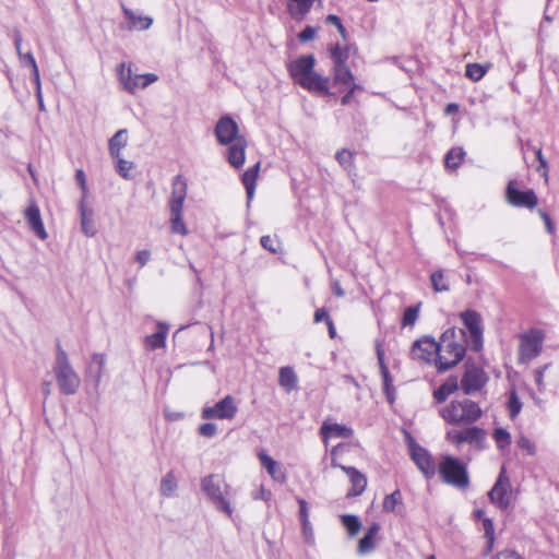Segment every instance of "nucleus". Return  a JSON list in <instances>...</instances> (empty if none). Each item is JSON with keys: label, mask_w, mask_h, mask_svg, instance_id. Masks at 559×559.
<instances>
[{"label": "nucleus", "mask_w": 559, "mask_h": 559, "mask_svg": "<svg viewBox=\"0 0 559 559\" xmlns=\"http://www.w3.org/2000/svg\"><path fill=\"white\" fill-rule=\"evenodd\" d=\"M439 474L445 484L457 489H465L469 485L466 465L456 457L444 456L439 464Z\"/></svg>", "instance_id": "obj_5"}, {"label": "nucleus", "mask_w": 559, "mask_h": 559, "mask_svg": "<svg viewBox=\"0 0 559 559\" xmlns=\"http://www.w3.org/2000/svg\"><path fill=\"white\" fill-rule=\"evenodd\" d=\"M181 185L180 192L177 194V234L187 235L188 229L181 218V211L183 207V201L187 194V183L181 180L180 176H177V185Z\"/></svg>", "instance_id": "obj_31"}, {"label": "nucleus", "mask_w": 559, "mask_h": 559, "mask_svg": "<svg viewBox=\"0 0 559 559\" xmlns=\"http://www.w3.org/2000/svg\"><path fill=\"white\" fill-rule=\"evenodd\" d=\"M492 437L499 449H504L511 443V435L504 428H496Z\"/></svg>", "instance_id": "obj_45"}, {"label": "nucleus", "mask_w": 559, "mask_h": 559, "mask_svg": "<svg viewBox=\"0 0 559 559\" xmlns=\"http://www.w3.org/2000/svg\"><path fill=\"white\" fill-rule=\"evenodd\" d=\"M217 427L213 423H204L199 427V433L206 438H212L216 435Z\"/></svg>", "instance_id": "obj_57"}, {"label": "nucleus", "mask_w": 559, "mask_h": 559, "mask_svg": "<svg viewBox=\"0 0 559 559\" xmlns=\"http://www.w3.org/2000/svg\"><path fill=\"white\" fill-rule=\"evenodd\" d=\"M320 433L323 442L326 444L329 438L348 439L353 437L354 430L346 425L323 423L320 428Z\"/></svg>", "instance_id": "obj_23"}, {"label": "nucleus", "mask_w": 559, "mask_h": 559, "mask_svg": "<svg viewBox=\"0 0 559 559\" xmlns=\"http://www.w3.org/2000/svg\"><path fill=\"white\" fill-rule=\"evenodd\" d=\"M411 455L417 467L426 478H432L436 474V462L429 452L418 444L411 448Z\"/></svg>", "instance_id": "obj_16"}, {"label": "nucleus", "mask_w": 559, "mask_h": 559, "mask_svg": "<svg viewBox=\"0 0 559 559\" xmlns=\"http://www.w3.org/2000/svg\"><path fill=\"white\" fill-rule=\"evenodd\" d=\"M118 76L123 88L132 94L139 88L147 87L158 79L154 73L133 74L131 67H126V63L119 64Z\"/></svg>", "instance_id": "obj_7"}, {"label": "nucleus", "mask_w": 559, "mask_h": 559, "mask_svg": "<svg viewBox=\"0 0 559 559\" xmlns=\"http://www.w3.org/2000/svg\"><path fill=\"white\" fill-rule=\"evenodd\" d=\"M329 78L322 76L321 74L312 71V73L305 78L300 82V86L309 92L321 93L323 95H330Z\"/></svg>", "instance_id": "obj_22"}, {"label": "nucleus", "mask_w": 559, "mask_h": 559, "mask_svg": "<svg viewBox=\"0 0 559 559\" xmlns=\"http://www.w3.org/2000/svg\"><path fill=\"white\" fill-rule=\"evenodd\" d=\"M411 353L415 359L425 362H436V358L438 357L437 341L432 336H423L413 343Z\"/></svg>", "instance_id": "obj_13"}, {"label": "nucleus", "mask_w": 559, "mask_h": 559, "mask_svg": "<svg viewBox=\"0 0 559 559\" xmlns=\"http://www.w3.org/2000/svg\"><path fill=\"white\" fill-rule=\"evenodd\" d=\"M116 159V171L124 179L130 178V169L133 167V163L122 158L120 155Z\"/></svg>", "instance_id": "obj_47"}, {"label": "nucleus", "mask_w": 559, "mask_h": 559, "mask_svg": "<svg viewBox=\"0 0 559 559\" xmlns=\"http://www.w3.org/2000/svg\"><path fill=\"white\" fill-rule=\"evenodd\" d=\"M288 12L294 19H302L311 9L314 0H290Z\"/></svg>", "instance_id": "obj_36"}, {"label": "nucleus", "mask_w": 559, "mask_h": 559, "mask_svg": "<svg viewBox=\"0 0 559 559\" xmlns=\"http://www.w3.org/2000/svg\"><path fill=\"white\" fill-rule=\"evenodd\" d=\"M297 374L292 367H282L278 372V383L287 392H290L297 388Z\"/></svg>", "instance_id": "obj_33"}, {"label": "nucleus", "mask_w": 559, "mask_h": 559, "mask_svg": "<svg viewBox=\"0 0 559 559\" xmlns=\"http://www.w3.org/2000/svg\"><path fill=\"white\" fill-rule=\"evenodd\" d=\"M237 406L233 396L227 395L214 406L204 407L201 416L203 419H233L237 414Z\"/></svg>", "instance_id": "obj_12"}, {"label": "nucleus", "mask_w": 559, "mask_h": 559, "mask_svg": "<svg viewBox=\"0 0 559 559\" xmlns=\"http://www.w3.org/2000/svg\"><path fill=\"white\" fill-rule=\"evenodd\" d=\"M464 443L473 444L483 450L486 443V431L483 428L472 426L463 430Z\"/></svg>", "instance_id": "obj_27"}, {"label": "nucleus", "mask_w": 559, "mask_h": 559, "mask_svg": "<svg viewBox=\"0 0 559 559\" xmlns=\"http://www.w3.org/2000/svg\"><path fill=\"white\" fill-rule=\"evenodd\" d=\"M238 133V124L229 116H223L215 126V135L218 143L222 145H228L236 142L237 139H243V136Z\"/></svg>", "instance_id": "obj_14"}, {"label": "nucleus", "mask_w": 559, "mask_h": 559, "mask_svg": "<svg viewBox=\"0 0 559 559\" xmlns=\"http://www.w3.org/2000/svg\"><path fill=\"white\" fill-rule=\"evenodd\" d=\"M229 147L227 150V160L228 163L235 167L240 168L246 158V147L247 141L246 139H237L236 142L228 144Z\"/></svg>", "instance_id": "obj_24"}, {"label": "nucleus", "mask_w": 559, "mask_h": 559, "mask_svg": "<svg viewBox=\"0 0 559 559\" xmlns=\"http://www.w3.org/2000/svg\"><path fill=\"white\" fill-rule=\"evenodd\" d=\"M259 169L260 163H257L254 166L250 167L242 174L241 180L246 188L248 202L253 199Z\"/></svg>", "instance_id": "obj_30"}, {"label": "nucleus", "mask_w": 559, "mask_h": 559, "mask_svg": "<svg viewBox=\"0 0 559 559\" xmlns=\"http://www.w3.org/2000/svg\"><path fill=\"white\" fill-rule=\"evenodd\" d=\"M151 258V252L148 250H140L135 254V261L140 264V266H144Z\"/></svg>", "instance_id": "obj_63"}, {"label": "nucleus", "mask_w": 559, "mask_h": 559, "mask_svg": "<svg viewBox=\"0 0 559 559\" xmlns=\"http://www.w3.org/2000/svg\"><path fill=\"white\" fill-rule=\"evenodd\" d=\"M326 23L335 25V28H337L340 35L346 39V29L341 21V19L337 15L329 14L325 19Z\"/></svg>", "instance_id": "obj_55"}, {"label": "nucleus", "mask_w": 559, "mask_h": 559, "mask_svg": "<svg viewBox=\"0 0 559 559\" xmlns=\"http://www.w3.org/2000/svg\"><path fill=\"white\" fill-rule=\"evenodd\" d=\"M357 52V48L354 45L335 44L330 48V57L333 61V67L347 66L346 62L352 55Z\"/></svg>", "instance_id": "obj_25"}, {"label": "nucleus", "mask_w": 559, "mask_h": 559, "mask_svg": "<svg viewBox=\"0 0 559 559\" xmlns=\"http://www.w3.org/2000/svg\"><path fill=\"white\" fill-rule=\"evenodd\" d=\"M260 243L265 250H267L272 253H276L278 251V248L276 246L277 240L272 238L269 235L262 236L260 239Z\"/></svg>", "instance_id": "obj_53"}, {"label": "nucleus", "mask_w": 559, "mask_h": 559, "mask_svg": "<svg viewBox=\"0 0 559 559\" xmlns=\"http://www.w3.org/2000/svg\"><path fill=\"white\" fill-rule=\"evenodd\" d=\"M418 307H408L403 313L402 324L403 326L413 325L418 318Z\"/></svg>", "instance_id": "obj_50"}, {"label": "nucleus", "mask_w": 559, "mask_h": 559, "mask_svg": "<svg viewBox=\"0 0 559 559\" xmlns=\"http://www.w3.org/2000/svg\"><path fill=\"white\" fill-rule=\"evenodd\" d=\"M52 370L62 394L74 395L79 391L81 379L71 366L68 354L62 348L60 341H57L56 344V360Z\"/></svg>", "instance_id": "obj_3"}, {"label": "nucleus", "mask_w": 559, "mask_h": 559, "mask_svg": "<svg viewBox=\"0 0 559 559\" xmlns=\"http://www.w3.org/2000/svg\"><path fill=\"white\" fill-rule=\"evenodd\" d=\"M341 520L349 536H355L360 531L361 523L358 516L353 514H344L342 515Z\"/></svg>", "instance_id": "obj_41"}, {"label": "nucleus", "mask_w": 559, "mask_h": 559, "mask_svg": "<svg viewBox=\"0 0 559 559\" xmlns=\"http://www.w3.org/2000/svg\"><path fill=\"white\" fill-rule=\"evenodd\" d=\"M483 530L484 536L487 539L486 552H490L495 543V527L492 521L489 518L483 519Z\"/></svg>", "instance_id": "obj_42"}, {"label": "nucleus", "mask_w": 559, "mask_h": 559, "mask_svg": "<svg viewBox=\"0 0 559 559\" xmlns=\"http://www.w3.org/2000/svg\"><path fill=\"white\" fill-rule=\"evenodd\" d=\"M382 508L384 512L395 513L396 515H404L405 506L401 490L396 489L392 493L386 495L383 499Z\"/></svg>", "instance_id": "obj_26"}, {"label": "nucleus", "mask_w": 559, "mask_h": 559, "mask_svg": "<svg viewBox=\"0 0 559 559\" xmlns=\"http://www.w3.org/2000/svg\"><path fill=\"white\" fill-rule=\"evenodd\" d=\"M460 318L468 330L471 348L478 353L483 349V320L481 316L475 310H465L461 312Z\"/></svg>", "instance_id": "obj_8"}, {"label": "nucleus", "mask_w": 559, "mask_h": 559, "mask_svg": "<svg viewBox=\"0 0 559 559\" xmlns=\"http://www.w3.org/2000/svg\"><path fill=\"white\" fill-rule=\"evenodd\" d=\"M374 537L368 536L365 534V536L359 540L358 543V554L360 555H367L371 552L374 549Z\"/></svg>", "instance_id": "obj_49"}, {"label": "nucleus", "mask_w": 559, "mask_h": 559, "mask_svg": "<svg viewBox=\"0 0 559 559\" xmlns=\"http://www.w3.org/2000/svg\"><path fill=\"white\" fill-rule=\"evenodd\" d=\"M518 447L527 452L528 455L536 454V445L535 443L528 439L526 436L521 435L518 439Z\"/></svg>", "instance_id": "obj_51"}, {"label": "nucleus", "mask_w": 559, "mask_h": 559, "mask_svg": "<svg viewBox=\"0 0 559 559\" xmlns=\"http://www.w3.org/2000/svg\"><path fill=\"white\" fill-rule=\"evenodd\" d=\"M174 469H170L160 483V492L164 496L171 497L175 490V474Z\"/></svg>", "instance_id": "obj_44"}, {"label": "nucleus", "mask_w": 559, "mask_h": 559, "mask_svg": "<svg viewBox=\"0 0 559 559\" xmlns=\"http://www.w3.org/2000/svg\"><path fill=\"white\" fill-rule=\"evenodd\" d=\"M122 12L127 20L123 28L128 31H146L153 24V19L147 15H136L131 9L122 4Z\"/></svg>", "instance_id": "obj_20"}, {"label": "nucleus", "mask_w": 559, "mask_h": 559, "mask_svg": "<svg viewBox=\"0 0 559 559\" xmlns=\"http://www.w3.org/2000/svg\"><path fill=\"white\" fill-rule=\"evenodd\" d=\"M301 524V534L304 537V540L308 545H314V532L312 524L309 520L300 521Z\"/></svg>", "instance_id": "obj_48"}, {"label": "nucleus", "mask_w": 559, "mask_h": 559, "mask_svg": "<svg viewBox=\"0 0 559 559\" xmlns=\"http://www.w3.org/2000/svg\"><path fill=\"white\" fill-rule=\"evenodd\" d=\"M539 213V216L542 217V219L544 221L545 223V226H546V230L548 234H554L555 233V225L549 216L548 213H546L545 211L543 210H539L538 211Z\"/></svg>", "instance_id": "obj_61"}, {"label": "nucleus", "mask_w": 559, "mask_h": 559, "mask_svg": "<svg viewBox=\"0 0 559 559\" xmlns=\"http://www.w3.org/2000/svg\"><path fill=\"white\" fill-rule=\"evenodd\" d=\"M316 29L312 26H306L298 35L301 41H308L314 38Z\"/></svg>", "instance_id": "obj_62"}, {"label": "nucleus", "mask_w": 559, "mask_h": 559, "mask_svg": "<svg viewBox=\"0 0 559 559\" xmlns=\"http://www.w3.org/2000/svg\"><path fill=\"white\" fill-rule=\"evenodd\" d=\"M332 74H333V84L342 85L345 87L349 83H353V80L355 79L353 72L350 71V69L347 66L333 67Z\"/></svg>", "instance_id": "obj_35"}, {"label": "nucleus", "mask_w": 559, "mask_h": 559, "mask_svg": "<svg viewBox=\"0 0 559 559\" xmlns=\"http://www.w3.org/2000/svg\"><path fill=\"white\" fill-rule=\"evenodd\" d=\"M31 76H32V81L35 83L36 97H40L41 83H40V74H39L38 66L31 69Z\"/></svg>", "instance_id": "obj_59"}, {"label": "nucleus", "mask_w": 559, "mask_h": 559, "mask_svg": "<svg viewBox=\"0 0 559 559\" xmlns=\"http://www.w3.org/2000/svg\"><path fill=\"white\" fill-rule=\"evenodd\" d=\"M259 459L271 477L275 480H284L285 476L280 464L265 453H260Z\"/></svg>", "instance_id": "obj_34"}, {"label": "nucleus", "mask_w": 559, "mask_h": 559, "mask_svg": "<svg viewBox=\"0 0 559 559\" xmlns=\"http://www.w3.org/2000/svg\"><path fill=\"white\" fill-rule=\"evenodd\" d=\"M127 129H120L109 139L108 150L112 158H118L120 150L127 145Z\"/></svg>", "instance_id": "obj_32"}, {"label": "nucleus", "mask_w": 559, "mask_h": 559, "mask_svg": "<svg viewBox=\"0 0 559 559\" xmlns=\"http://www.w3.org/2000/svg\"><path fill=\"white\" fill-rule=\"evenodd\" d=\"M171 192L168 197V207H169V229L171 233H175V177L170 180Z\"/></svg>", "instance_id": "obj_46"}, {"label": "nucleus", "mask_w": 559, "mask_h": 559, "mask_svg": "<svg viewBox=\"0 0 559 559\" xmlns=\"http://www.w3.org/2000/svg\"><path fill=\"white\" fill-rule=\"evenodd\" d=\"M169 331V324L166 322H157L156 331L144 338L146 349L155 350L166 345V338Z\"/></svg>", "instance_id": "obj_21"}, {"label": "nucleus", "mask_w": 559, "mask_h": 559, "mask_svg": "<svg viewBox=\"0 0 559 559\" xmlns=\"http://www.w3.org/2000/svg\"><path fill=\"white\" fill-rule=\"evenodd\" d=\"M79 210L81 218V229L83 234L87 237L95 236L97 230L93 223V211L85 207L84 200L80 202Z\"/></svg>", "instance_id": "obj_29"}, {"label": "nucleus", "mask_w": 559, "mask_h": 559, "mask_svg": "<svg viewBox=\"0 0 559 559\" xmlns=\"http://www.w3.org/2000/svg\"><path fill=\"white\" fill-rule=\"evenodd\" d=\"M516 185L518 181L515 179H512L508 182L506 189L507 202L515 207H526L530 210L534 209L538 203L535 191L533 189L521 191L516 188Z\"/></svg>", "instance_id": "obj_10"}, {"label": "nucleus", "mask_w": 559, "mask_h": 559, "mask_svg": "<svg viewBox=\"0 0 559 559\" xmlns=\"http://www.w3.org/2000/svg\"><path fill=\"white\" fill-rule=\"evenodd\" d=\"M440 416L451 425H471L483 416L479 405L469 400L452 401L439 411Z\"/></svg>", "instance_id": "obj_4"}, {"label": "nucleus", "mask_w": 559, "mask_h": 559, "mask_svg": "<svg viewBox=\"0 0 559 559\" xmlns=\"http://www.w3.org/2000/svg\"><path fill=\"white\" fill-rule=\"evenodd\" d=\"M489 378L485 370L475 364L465 365V371L461 379V388L466 395H471L477 391H480Z\"/></svg>", "instance_id": "obj_9"}, {"label": "nucleus", "mask_w": 559, "mask_h": 559, "mask_svg": "<svg viewBox=\"0 0 559 559\" xmlns=\"http://www.w3.org/2000/svg\"><path fill=\"white\" fill-rule=\"evenodd\" d=\"M335 158L340 163V165L343 166L344 168H348L353 164L352 152L344 150V148L336 153Z\"/></svg>", "instance_id": "obj_52"}, {"label": "nucleus", "mask_w": 559, "mask_h": 559, "mask_svg": "<svg viewBox=\"0 0 559 559\" xmlns=\"http://www.w3.org/2000/svg\"><path fill=\"white\" fill-rule=\"evenodd\" d=\"M490 64L468 63L465 68V75L473 82H477L484 78Z\"/></svg>", "instance_id": "obj_39"}, {"label": "nucleus", "mask_w": 559, "mask_h": 559, "mask_svg": "<svg viewBox=\"0 0 559 559\" xmlns=\"http://www.w3.org/2000/svg\"><path fill=\"white\" fill-rule=\"evenodd\" d=\"M545 333L539 329H532L520 336V360L528 362L540 355Z\"/></svg>", "instance_id": "obj_6"}, {"label": "nucleus", "mask_w": 559, "mask_h": 559, "mask_svg": "<svg viewBox=\"0 0 559 559\" xmlns=\"http://www.w3.org/2000/svg\"><path fill=\"white\" fill-rule=\"evenodd\" d=\"M19 59H20V62L23 67H27L29 69L34 68V67H37V62L35 60V57L34 55L28 51L26 53H23L22 51H19Z\"/></svg>", "instance_id": "obj_56"}, {"label": "nucleus", "mask_w": 559, "mask_h": 559, "mask_svg": "<svg viewBox=\"0 0 559 559\" xmlns=\"http://www.w3.org/2000/svg\"><path fill=\"white\" fill-rule=\"evenodd\" d=\"M201 490L215 507V509L228 518L233 515L231 487L218 474H210L201 479Z\"/></svg>", "instance_id": "obj_2"}, {"label": "nucleus", "mask_w": 559, "mask_h": 559, "mask_svg": "<svg viewBox=\"0 0 559 559\" xmlns=\"http://www.w3.org/2000/svg\"><path fill=\"white\" fill-rule=\"evenodd\" d=\"M25 218L29 226V229L41 240H45L48 237V234L45 229L40 210L36 203H31L25 210Z\"/></svg>", "instance_id": "obj_17"}, {"label": "nucleus", "mask_w": 559, "mask_h": 559, "mask_svg": "<svg viewBox=\"0 0 559 559\" xmlns=\"http://www.w3.org/2000/svg\"><path fill=\"white\" fill-rule=\"evenodd\" d=\"M492 559H522L514 550H503L496 555Z\"/></svg>", "instance_id": "obj_64"}, {"label": "nucleus", "mask_w": 559, "mask_h": 559, "mask_svg": "<svg viewBox=\"0 0 559 559\" xmlns=\"http://www.w3.org/2000/svg\"><path fill=\"white\" fill-rule=\"evenodd\" d=\"M490 501L499 509L506 510L511 502L510 479L502 466L493 487L488 492Z\"/></svg>", "instance_id": "obj_11"}, {"label": "nucleus", "mask_w": 559, "mask_h": 559, "mask_svg": "<svg viewBox=\"0 0 559 559\" xmlns=\"http://www.w3.org/2000/svg\"><path fill=\"white\" fill-rule=\"evenodd\" d=\"M106 356L104 354L95 353L92 355L91 360L86 368V378L93 382L94 388L97 390L105 371Z\"/></svg>", "instance_id": "obj_18"}, {"label": "nucleus", "mask_w": 559, "mask_h": 559, "mask_svg": "<svg viewBox=\"0 0 559 559\" xmlns=\"http://www.w3.org/2000/svg\"><path fill=\"white\" fill-rule=\"evenodd\" d=\"M459 389L456 376H450L438 389L433 391V399L437 403H443L449 395Z\"/></svg>", "instance_id": "obj_28"}, {"label": "nucleus", "mask_w": 559, "mask_h": 559, "mask_svg": "<svg viewBox=\"0 0 559 559\" xmlns=\"http://www.w3.org/2000/svg\"><path fill=\"white\" fill-rule=\"evenodd\" d=\"M382 376V384H383V393L390 404H393L396 400V391L393 385V379L390 374L389 370H384V372L381 373Z\"/></svg>", "instance_id": "obj_40"}, {"label": "nucleus", "mask_w": 559, "mask_h": 559, "mask_svg": "<svg viewBox=\"0 0 559 559\" xmlns=\"http://www.w3.org/2000/svg\"><path fill=\"white\" fill-rule=\"evenodd\" d=\"M465 157L463 147H452L444 156V165L449 169H456Z\"/></svg>", "instance_id": "obj_37"}, {"label": "nucleus", "mask_w": 559, "mask_h": 559, "mask_svg": "<svg viewBox=\"0 0 559 559\" xmlns=\"http://www.w3.org/2000/svg\"><path fill=\"white\" fill-rule=\"evenodd\" d=\"M431 286L436 293H444L450 290L449 281L447 280L444 272L438 270L430 275Z\"/></svg>", "instance_id": "obj_38"}, {"label": "nucleus", "mask_w": 559, "mask_h": 559, "mask_svg": "<svg viewBox=\"0 0 559 559\" xmlns=\"http://www.w3.org/2000/svg\"><path fill=\"white\" fill-rule=\"evenodd\" d=\"M522 409V402L520 401L515 390H512L508 400V411L511 419H514Z\"/></svg>", "instance_id": "obj_43"}, {"label": "nucleus", "mask_w": 559, "mask_h": 559, "mask_svg": "<svg viewBox=\"0 0 559 559\" xmlns=\"http://www.w3.org/2000/svg\"><path fill=\"white\" fill-rule=\"evenodd\" d=\"M316 58L313 55L300 56L296 60L288 63L287 69L290 76L297 84H300L305 78L309 76L314 68Z\"/></svg>", "instance_id": "obj_15"}, {"label": "nucleus", "mask_w": 559, "mask_h": 559, "mask_svg": "<svg viewBox=\"0 0 559 559\" xmlns=\"http://www.w3.org/2000/svg\"><path fill=\"white\" fill-rule=\"evenodd\" d=\"M447 438L450 442L455 444L456 447L464 443L463 430H452L447 433Z\"/></svg>", "instance_id": "obj_58"}, {"label": "nucleus", "mask_w": 559, "mask_h": 559, "mask_svg": "<svg viewBox=\"0 0 559 559\" xmlns=\"http://www.w3.org/2000/svg\"><path fill=\"white\" fill-rule=\"evenodd\" d=\"M549 364H546L535 370V382L539 392L545 391L544 374L546 370L549 368Z\"/></svg>", "instance_id": "obj_54"}, {"label": "nucleus", "mask_w": 559, "mask_h": 559, "mask_svg": "<svg viewBox=\"0 0 559 559\" xmlns=\"http://www.w3.org/2000/svg\"><path fill=\"white\" fill-rule=\"evenodd\" d=\"M297 502L299 504V520H309V509L307 501L302 498H298Z\"/></svg>", "instance_id": "obj_60"}, {"label": "nucleus", "mask_w": 559, "mask_h": 559, "mask_svg": "<svg viewBox=\"0 0 559 559\" xmlns=\"http://www.w3.org/2000/svg\"><path fill=\"white\" fill-rule=\"evenodd\" d=\"M350 480L352 488L347 492V497L360 496L367 487V477L353 466H342Z\"/></svg>", "instance_id": "obj_19"}, {"label": "nucleus", "mask_w": 559, "mask_h": 559, "mask_svg": "<svg viewBox=\"0 0 559 559\" xmlns=\"http://www.w3.org/2000/svg\"><path fill=\"white\" fill-rule=\"evenodd\" d=\"M436 368L444 372L455 367L466 353V333L463 329L449 328L440 336Z\"/></svg>", "instance_id": "obj_1"}]
</instances>
